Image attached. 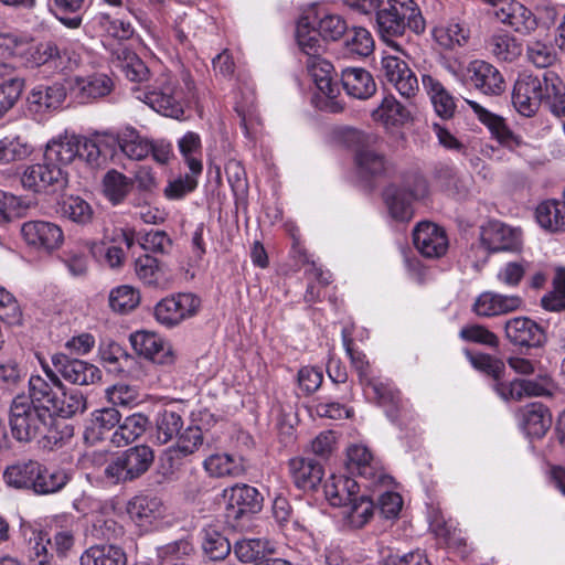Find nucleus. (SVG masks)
Masks as SVG:
<instances>
[{
    "mask_svg": "<svg viewBox=\"0 0 565 565\" xmlns=\"http://www.w3.org/2000/svg\"><path fill=\"white\" fill-rule=\"evenodd\" d=\"M63 216L77 224H87L93 220L92 206L79 196L66 198L61 206Z\"/></svg>",
    "mask_w": 565,
    "mask_h": 565,
    "instance_id": "60",
    "label": "nucleus"
},
{
    "mask_svg": "<svg viewBox=\"0 0 565 565\" xmlns=\"http://www.w3.org/2000/svg\"><path fill=\"white\" fill-rule=\"evenodd\" d=\"M306 65L308 73L312 77L317 88L328 98L337 97L339 87L331 77L333 65L322 56L307 60Z\"/></svg>",
    "mask_w": 565,
    "mask_h": 565,
    "instance_id": "40",
    "label": "nucleus"
},
{
    "mask_svg": "<svg viewBox=\"0 0 565 565\" xmlns=\"http://www.w3.org/2000/svg\"><path fill=\"white\" fill-rule=\"evenodd\" d=\"M519 296H505L487 291L481 294L473 303V311L479 317H494L512 312L521 307Z\"/></svg>",
    "mask_w": 565,
    "mask_h": 565,
    "instance_id": "24",
    "label": "nucleus"
},
{
    "mask_svg": "<svg viewBox=\"0 0 565 565\" xmlns=\"http://www.w3.org/2000/svg\"><path fill=\"white\" fill-rule=\"evenodd\" d=\"M39 469L40 463L38 461L18 462L7 468L4 479L9 486L17 489L33 490L35 478L39 476Z\"/></svg>",
    "mask_w": 565,
    "mask_h": 565,
    "instance_id": "42",
    "label": "nucleus"
},
{
    "mask_svg": "<svg viewBox=\"0 0 565 565\" xmlns=\"http://www.w3.org/2000/svg\"><path fill=\"white\" fill-rule=\"evenodd\" d=\"M131 180L117 170L108 171L103 179L105 196L114 204L124 202L131 189Z\"/></svg>",
    "mask_w": 565,
    "mask_h": 565,
    "instance_id": "48",
    "label": "nucleus"
},
{
    "mask_svg": "<svg viewBox=\"0 0 565 565\" xmlns=\"http://www.w3.org/2000/svg\"><path fill=\"white\" fill-rule=\"evenodd\" d=\"M100 360L113 371H124L132 360L131 355L117 342L104 340L98 348Z\"/></svg>",
    "mask_w": 565,
    "mask_h": 565,
    "instance_id": "55",
    "label": "nucleus"
},
{
    "mask_svg": "<svg viewBox=\"0 0 565 565\" xmlns=\"http://www.w3.org/2000/svg\"><path fill=\"white\" fill-rule=\"evenodd\" d=\"M422 84L429 96L435 113L443 119L452 118L457 109L456 98L446 89L444 84L430 74L422 76Z\"/></svg>",
    "mask_w": 565,
    "mask_h": 565,
    "instance_id": "22",
    "label": "nucleus"
},
{
    "mask_svg": "<svg viewBox=\"0 0 565 565\" xmlns=\"http://www.w3.org/2000/svg\"><path fill=\"white\" fill-rule=\"evenodd\" d=\"M202 548L210 559L222 561L230 554L231 544L220 532L209 529L204 531Z\"/></svg>",
    "mask_w": 565,
    "mask_h": 565,
    "instance_id": "59",
    "label": "nucleus"
},
{
    "mask_svg": "<svg viewBox=\"0 0 565 565\" xmlns=\"http://www.w3.org/2000/svg\"><path fill=\"white\" fill-rule=\"evenodd\" d=\"M76 158L83 159L82 138L60 136L52 139L45 149L44 159L60 167L72 163Z\"/></svg>",
    "mask_w": 565,
    "mask_h": 565,
    "instance_id": "23",
    "label": "nucleus"
},
{
    "mask_svg": "<svg viewBox=\"0 0 565 565\" xmlns=\"http://www.w3.org/2000/svg\"><path fill=\"white\" fill-rule=\"evenodd\" d=\"M492 14L503 24L521 34H530L537 28L535 15L515 0L503 1L502 9H495Z\"/></svg>",
    "mask_w": 565,
    "mask_h": 565,
    "instance_id": "21",
    "label": "nucleus"
},
{
    "mask_svg": "<svg viewBox=\"0 0 565 565\" xmlns=\"http://www.w3.org/2000/svg\"><path fill=\"white\" fill-rule=\"evenodd\" d=\"M183 427L180 414L173 411H163L156 418L154 438L160 445H166L177 437Z\"/></svg>",
    "mask_w": 565,
    "mask_h": 565,
    "instance_id": "49",
    "label": "nucleus"
},
{
    "mask_svg": "<svg viewBox=\"0 0 565 565\" xmlns=\"http://www.w3.org/2000/svg\"><path fill=\"white\" fill-rule=\"evenodd\" d=\"M140 301L139 291L128 285L114 288L109 294L110 308L119 313H126L135 309Z\"/></svg>",
    "mask_w": 565,
    "mask_h": 565,
    "instance_id": "58",
    "label": "nucleus"
},
{
    "mask_svg": "<svg viewBox=\"0 0 565 565\" xmlns=\"http://www.w3.org/2000/svg\"><path fill=\"white\" fill-rule=\"evenodd\" d=\"M376 121L386 125L404 124L411 117L409 111L393 95L385 96L381 105L372 111Z\"/></svg>",
    "mask_w": 565,
    "mask_h": 565,
    "instance_id": "45",
    "label": "nucleus"
},
{
    "mask_svg": "<svg viewBox=\"0 0 565 565\" xmlns=\"http://www.w3.org/2000/svg\"><path fill=\"white\" fill-rule=\"evenodd\" d=\"M129 518L138 526H149L163 513L162 502L157 497L137 495L127 504Z\"/></svg>",
    "mask_w": 565,
    "mask_h": 565,
    "instance_id": "30",
    "label": "nucleus"
},
{
    "mask_svg": "<svg viewBox=\"0 0 565 565\" xmlns=\"http://www.w3.org/2000/svg\"><path fill=\"white\" fill-rule=\"evenodd\" d=\"M226 499V515L238 520L246 513H255L262 509L263 497L258 490L248 484H236L223 491Z\"/></svg>",
    "mask_w": 565,
    "mask_h": 565,
    "instance_id": "17",
    "label": "nucleus"
},
{
    "mask_svg": "<svg viewBox=\"0 0 565 565\" xmlns=\"http://www.w3.org/2000/svg\"><path fill=\"white\" fill-rule=\"evenodd\" d=\"M180 152L193 174H201L202 162L194 154L200 152L201 140L198 134L189 131L178 142Z\"/></svg>",
    "mask_w": 565,
    "mask_h": 565,
    "instance_id": "63",
    "label": "nucleus"
},
{
    "mask_svg": "<svg viewBox=\"0 0 565 565\" xmlns=\"http://www.w3.org/2000/svg\"><path fill=\"white\" fill-rule=\"evenodd\" d=\"M120 419L121 415L115 407L95 411L85 430L86 440L94 444L106 439L107 435L119 426Z\"/></svg>",
    "mask_w": 565,
    "mask_h": 565,
    "instance_id": "32",
    "label": "nucleus"
},
{
    "mask_svg": "<svg viewBox=\"0 0 565 565\" xmlns=\"http://www.w3.org/2000/svg\"><path fill=\"white\" fill-rule=\"evenodd\" d=\"M344 141L354 149L355 164L362 175L380 177L387 171L390 162L379 149L377 135L350 128L344 132Z\"/></svg>",
    "mask_w": 565,
    "mask_h": 565,
    "instance_id": "3",
    "label": "nucleus"
},
{
    "mask_svg": "<svg viewBox=\"0 0 565 565\" xmlns=\"http://www.w3.org/2000/svg\"><path fill=\"white\" fill-rule=\"evenodd\" d=\"M539 224L550 232L565 231V205L562 200L541 202L535 211Z\"/></svg>",
    "mask_w": 565,
    "mask_h": 565,
    "instance_id": "41",
    "label": "nucleus"
},
{
    "mask_svg": "<svg viewBox=\"0 0 565 565\" xmlns=\"http://www.w3.org/2000/svg\"><path fill=\"white\" fill-rule=\"evenodd\" d=\"M203 468L211 478H236L244 473L241 458L227 452H214L203 461Z\"/></svg>",
    "mask_w": 565,
    "mask_h": 565,
    "instance_id": "33",
    "label": "nucleus"
},
{
    "mask_svg": "<svg viewBox=\"0 0 565 565\" xmlns=\"http://www.w3.org/2000/svg\"><path fill=\"white\" fill-rule=\"evenodd\" d=\"M478 119L488 127L492 136L505 148L514 151L518 156L531 160L534 158L536 148L515 135L507 125L503 117L498 116L473 100H466Z\"/></svg>",
    "mask_w": 565,
    "mask_h": 565,
    "instance_id": "6",
    "label": "nucleus"
},
{
    "mask_svg": "<svg viewBox=\"0 0 565 565\" xmlns=\"http://www.w3.org/2000/svg\"><path fill=\"white\" fill-rule=\"evenodd\" d=\"M289 470L294 483L302 490H315L324 475L321 463L311 458L290 459Z\"/></svg>",
    "mask_w": 565,
    "mask_h": 565,
    "instance_id": "25",
    "label": "nucleus"
},
{
    "mask_svg": "<svg viewBox=\"0 0 565 565\" xmlns=\"http://www.w3.org/2000/svg\"><path fill=\"white\" fill-rule=\"evenodd\" d=\"M543 87V72L519 74L512 92V104L516 111L525 117L535 115L542 106Z\"/></svg>",
    "mask_w": 565,
    "mask_h": 565,
    "instance_id": "8",
    "label": "nucleus"
},
{
    "mask_svg": "<svg viewBox=\"0 0 565 565\" xmlns=\"http://www.w3.org/2000/svg\"><path fill=\"white\" fill-rule=\"evenodd\" d=\"M466 355L475 369L493 377L495 381L494 385L503 383L501 379L504 374L505 365L500 359L486 353L472 354L470 351H466Z\"/></svg>",
    "mask_w": 565,
    "mask_h": 565,
    "instance_id": "62",
    "label": "nucleus"
},
{
    "mask_svg": "<svg viewBox=\"0 0 565 565\" xmlns=\"http://www.w3.org/2000/svg\"><path fill=\"white\" fill-rule=\"evenodd\" d=\"M31 152V145L18 135H8L0 139V164L24 160Z\"/></svg>",
    "mask_w": 565,
    "mask_h": 565,
    "instance_id": "46",
    "label": "nucleus"
},
{
    "mask_svg": "<svg viewBox=\"0 0 565 565\" xmlns=\"http://www.w3.org/2000/svg\"><path fill=\"white\" fill-rule=\"evenodd\" d=\"M129 341L137 354L153 363L170 366L175 362L177 355L172 345L154 332L137 331L130 334Z\"/></svg>",
    "mask_w": 565,
    "mask_h": 565,
    "instance_id": "12",
    "label": "nucleus"
},
{
    "mask_svg": "<svg viewBox=\"0 0 565 565\" xmlns=\"http://www.w3.org/2000/svg\"><path fill=\"white\" fill-rule=\"evenodd\" d=\"M139 100L157 113L179 119L183 116L182 89L179 81L170 73L160 74L145 92H137Z\"/></svg>",
    "mask_w": 565,
    "mask_h": 565,
    "instance_id": "4",
    "label": "nucleus"
},
{
    "mask_svg": "<svg viewBox=\"0 0 565 565\" xmlns=\"http://www.w3.org/2000/svg\"><path fill=\"white\" fill-rule=\"evenodd\" d=\"M93 22L100 32L119 41L128 40L135 33V29L129 21L111 18L109 13H98Z\"/></svg>",
    "mask_w": 565,
    "mask_h": 565,
    "instance_id": "47",
    "label": "nucleus"
},
{
    "mask_svg": "<svg viewBox=\"0 0 565 565\" xmlns=\"http://www.w3.org/2000/svg\"><path fill=\"white\" fill-rule=\"evenodd\" d=\"M376 29L381 38L395 50L399 45L393 40L402 36L406 28L419 34L425 31L426 23L414 0L383 1L375 15Z\"/></svg>",
    "mask_w": 565,
    "mask_h": 565,
    "instance_id": "1",
    "label": "nucleus"
},
{
    "mask_svg": "<svg viewBox=\"0 0 565 565\" xmlns=\"http://www.w3.org/2000/svg\"><path fill=\"white\" fill-rule=\"evenodd\" d=\"M89 533L95 540L110 542L121 539L125 529L113 518L100 513L94 516Z\"/></svg>",
    "mask_w": 565,
    "mask_h": 565,
    "instance_id": "54",
    "label": "nucleus"
},
{
    "mask_svg": "<svg viewBox=\"0 0 565 565\" xmlns=\"http://www.w3.org/2000/svg\"><path fill=\"white\" fill-rule=\"evenodd\" d=\"M323 488L327 500L334 507L344 508L352 500V497L359 492L358 482L344 476H331Z\"/></svg>",
    "mask_w": 565,
    "mask_h": 565,
    "instance_id": "39",
    "label": "nucleus"
},
{
    "mask_svg": "<svg viewBox=\"0 0 565 565\" xmlns=\"http://www.w3.org/2000/svg\"><path fill=\"white\" fill-rule=\"evenodd\" d=\"M297 44L300 51L307 56V60L318 58L326 51L321 34L308 18H302L296 30Z\"/></svg>",
    "mask_w": 565,
    "mask_h": 565,
    "instance_id": "36",
    "label": "nucleus"
},
{
    "mask_svg": "<svg viewBox=\"0 0 565 565\" xmlns=\"http://www.w3.org/2000/svg\"><path fill=\"white\" fill-rule=\"evenodd\" d=\"M419 195L404 188L391 185L384 198L388 213L396 222H409L414 215L413 201Z\"/></svg>",
    "mask_w": 565,
    "mask_h": 565,
    "instance_id": "27",
    "label": "nucleus"
},
{
    "mask_svg": "<svg viewBox=\"0 0 565 565\" xmlns=\"http://www.w3.org/2000/svg\"><path fill=\"white\" fill-rule=\"evenodd\" d=\"M341 83L347 94L358 99H366L376 90L373 76L362 67H347L342 70Z\"/></svg>",
    "mask_w": 565,
    "mask_h": 565,
    "instance_id": "26",
    "label": "nucleus"
},
{
    "mask_svg": "<svg viewBox=\"0 0 565 565\" xmlns=\"http://www.w3.org/2000/svg\"><path fill=\"white\" fill-rule=\"evenodd\" d=\"M21 182L24 188L35 192L56 191L66 184V174L62 167L44 159V163L29 167L24 171Z\"/></svg>",
    "mask_w": 565,
    "mask_h": 565,
    "instance_id": "13",
    "label": "nucleus"
},
{
    "mask_svg": "<svg viewBox=\"0 0 565 565\" xmlns=\"http://www.w3.org/2000/svg\"><path fill=\"white\" fill-rule=\"evenodd\" d=\"M66 97L65 89L60 85L38 86L29 95V107L34 113H44L58 108Z\"/></svg>",
    "mask_w": 565,
    "mask_h": 565,
    "instance_id": "38",
    "label": "nucleus"
},
{
    "mask_svg": "<svg viewBox=\"0 0 565 565\" xmlns=\"http://www.w3.org/2000/svg\"><path fill=\"white\" fill-rule=\"evenodd\" d=\"M46 379L40 375H32L29 380L28 402L40 411L45 412L52 419L56 416L57 397L62 393V382L58 376L50 370H45Z\"/></svg>",
    "mask_w": 565,
    "mask_h": 565,
    "instance_id": "9",
    "label": "nucleus"
},
{
    "mask_svg": "<svg viewBox=\"0 0 565 565\" xmlns=\"http://www.w3.org/2000/svg\"><path fill=\"white\" fill-rule=\"evenodd\" d=\"M201 307V299L192 292H178L160 300L154 307L157 321L173 328L194 317Z\"/></svg>",
    "mask_w": 565,
    "mask_h": 565,
    "instance_id": "7",
    "label": "nucleus"
},
{
    "mask_svg": "<svg viewBox=\"0 0 565 565\" xmlns=\"http://www.w3.org/2000/svg\"><path fill=\"white\" fill-rule=\"evenodd\" d=\"M498 395L504 399L520 401L524 397L550 395L548 388L543 384L532 380H514L507 383H497L493 385Z\"/></svg>",
    "mask_w": 565,
    "mask_h": 565,
    "instance_id": "34",
    "label": "nucleus"
},
{
    "mask_svg": "<svg viewBox=\"0 0 565 565\" xmlns=\"http://www.w3.org/2000/svg\"><path fill=\"white\" fill-rule=\"evenodd\" d=\"M85 0H53L52 12L68 29H79L83 23L82 10Z\"/></svg>",
    "mask_w": 565,
    "mask_h": 565,
    "instance_id": "43",
    "label": "nucleus"
},
{
    "mask_svg": "<svg viewBox=\"0 0 565 565\" xmlns=\"http://www.w3.org/2000/svg\"><path fill=\"white\" fill-rule=\"evenodd\" d=\"M345 465L350 473H356L369 481L367 486L382 483L386 478L371 451L362 445L348 448Z\"/></svg>",
    "mask_w": 565,
    "mask_h": 565,
    "instance_id": "20",
    "label": "nucleus"
},
{
    "mask_svg": "<svg viewBox=\"0 0 565 565\" xmlns=\"http://www.w3.org/2000/svg\"><path fill=\"white\" fill-rule=\"evenodd\" d=\"M113 63L131 82H143L149 78V68L143 61L126 47L113 52Z\"/></svg>",
    "mask_w": 565,
    "mask_h": 565,
    "instance_id": "35",
    "label": "nucleus"
},
{
    "mask_svg": "<svg viewBox=\"0 0 565 565\" xmlns=\"http://www.w3.org/2000/svg\"><path fill=\"white\" fill-rule=\"evenodd\" d=\"M55 371L65 380L76 385H90L100 381V370L86 361L72 359L58 353L52 356Z\"/></svg>",
    "mask_w": 565,
    "mask_h": 565,
    "instance_id": "14",
    "label": "nucleus"
},
{
    "mask_svg": "<svg viewBox=\"0 0 565 565\" xmlns=\"http://www.w3.org/2000/svg\"><path fill=\"white\" fill-rule=\"evenodd\" d=\"M480 241L491 253L519 252L522 248V232L500 221H489L481 226Z\"/></svg>",
    "mask_w": 565,
    "mask_h": 565,
    "instance_id": "11",
    "label": "nucleus"
},
{
    "mask_svg": "<svg viewBox=\"0 0 565 565\" xmlns=\"http://www.w3.org/2000/svg\"><path fill=\"white\" fill-rule=\"evenodd\" d=\"M77 85L83 100L104 97L114 87L111 78L105 74H94L86 78H81L77 81Z\"/></svg>",
    "mask_w": 565,
    "mask_h": 565,
    "instance_id": "53",
    "label": "nucleus"
},
{
    "mask_svg": "<svg viewBox=\"0 0 565 565\" xmlns=\"http://www.w3.org/2000/svg\"><path fill=\"white\" fill-rule=\"evenodd\" d=\"M204 434L199 426L191 425L178 435L177 444L169 449L170 457L181 459L194 454L203 445Z\"/></svg>",
    "mask_w": 565,
    "mask_h": 565,
    "instance_id": "44",
    "label": "nucleus"
},
{
    "mask_svg": "<svg viewBox=\"0 0 565 565\" xmlns=\"http://www.w3.org/2000/svg\"><path fill=\"white\" fill-rule=\"evenodd\" d=\"M520 422L523 430L531 437H543L552 425V416L546 406L532 403L520 411Z\"/></svg>",
    "mask_w": 565,
    "mask_h": 565,
    "instance_id": "29",
    "label": "nucleus"
},
{
    "mask_svg": "<svg viewBox=\"0 0 565 565\" xmlns=\"http://www.w3.org/2000/svg\"><path fill=\"white\" fill-rule=\"evenodd\" d=\"M504 331L507 339L520 348H541L547 340L545 330L526 317L509 319L504 324Z\"/></svg>",
    "mask_w": 565,
    "mask_h": 565,
    "instance_id": "16",
    "label": "nucleus"
},
{
    "mask_svg": "<svg viewBox=\"0 0 565 565\" xmlns=\"http://www.w3.org/2000/svg\"><path fill=\"white\" fill-rule=\"evenodd\" d=\"M81 565H127V554L122 547L108 543L95 544L86 548L81 557Z\"/></svg>",
    "mask_w": 565,
    "mask_h": 565,
    "instance_id": "31",
    "label": "nucleus"
},
{
    "mask_svg": "<svg viewBox=\"0 0 565 565\" xmlns=\"http://www.w3.org/2000/svg\"><path fill=\"white\" fill-rule=\"evenodd\" d=\"M467 82L484 95L497 96L505 88L500 71L492 64L476 60L467 66Z\"/></svg>",
    "mask_w": 565,
    "mask_h": 565,
    "instance_id": "18",
    "label": "nucleus"
},
{
    "mask_svg": "<svg viewBox=\"0 0 565 565\" xmlns=\"http://www.w3.org/2000/svg\"><path fill=\"white\" fill-rule=\"evenodd\" d=\"M418 252L427 258H439L448 249V238L443 227L431 222H420L413 231Z\"/></svg>",
    "mask_w": 565,
    "mask_h": 565,
    "instance_id": "19",
    "label": "nucleus"
},
{
    "mask_svg": "<svg viewBox=\"0 0 565 565\" xmlns=\"http://www.w3.org/2000/svg\"><path fill=\"white\" fill-rule=\"evenodd\" d=\"M487 47L494 57L504 62H512L522 53L521 44L509 34L492 35Z\"/></svg>",
    "mask_w": 565,
    "mask_h": 565,
    "instance_id": "50",
    "label": "nucleus"
},
{
    "mask_svg": "<svg viewBox=\"0 0 565 565\" xmlns=\"http://www.w3.org/2000/svg\"><path fill=\"white\" fill-rule=\"evenodd\" d=\"M148 425L149 419L146 415L141 413L131 414L125 417L124 420L120 419L119 426L110 435V441L116 447L126 446L139 438L146 431Z\"/></svg>",
    "mask_w": 565,
    "mask_h": 565,
    "instance_id": "37",
    "label": "nucleus"
},
{
    "mask_svg": "<svg viewBox=\"0 0 565 565\" xmlns=\"http://www.w3.org/2000/svg\"><path fill=\"white\" fill-rule=\"evenodd\" d=\"M153 461V450L147 445H137L122 451L108 462L104 475L111 483L134 481L146 473Z\"/></svg>",
    "mask_w": 565,
    "mask_h": 565,
    "instance_id": "5",
    "label": "nucleus"
},
{
    "mask_svg": "<svg viewBox=\"0 0 565 565\" xmlns=\"http://www.w3.org/2000/svg\"><path fill=\"white\" fill-rule=\"evenodd\" d=\"M543 99L542 105L545 106L555 117H565V83L559 75L552 71L543 72Z\"/></svg>",
    "mask_w": 565,
    "mask_h": 565,
    "instance_id": "28",
    "label": "nucleus"
},
{
    "mask_svg": "<svg viewBox=\"0 0 565 565\" xmlns=\"http://www.w3.org/2000/svg\"><path fill=\"white\" fill-rule=\"evenodd\" d=\"M344 508L347 509L344 513L349 523L355 529L364 526L374 511L373 502L366 495H359V492L352 497V500Z\"/></svg>",
    "mask_w": 565,
    "mask_h": 565,
    "instance_id": "51",
    "label": "nucleus"
},
{
    "mask_svg": "<svg viewBox=\"0 0 565 565\" xmlns=\"http://www.w3.org/2000/svg\"><path fill=\"white\" fill-rule=\"evenodd\" d=\"M54 419L28 402L25 395L15 396L9 408V426L12 436L19 441H31L45 436Z\"/></svg>",
    "mask_w": 565,
    "mask_h": 565,
    "instance_id": "2",
    "label": "nucleus"
},
{
    "mask_svg": "<svg viewBox=\"0 0 565 565\" xmlns=\"http://www.w3.org/2000/svg\"><path fill=\"white\" fill-rule=\"evenodd\" d=\"M86 409V397L77 388L66 390L62 385V393L57 397L56 416L71 417Z\"/></svg>",
    "mask_w": 565,
    "mask_h": 565,
    "instance_id": "56",
    "label": "nucleus"
},
{
    "mask_svg": "<svg viewBox=\"0 0 565 565\" xmlns=\"http://www.w3.org/2000/svg\"><path fill=\"white\" fill-rule=\"evenodd\" d=\"M21 235L25 243L38 249L53 252L62 245L64 235L55 223L46 221H29L22 224Z\"/></svg>",
    "mask_w": 565,
    "mask_h": 565,
    "instance_id": "15",
    "label": "nucleus"
},
{
    "mask_svg": "<svg viewBox=\"0 0 565 565\" xmlns=\"http://www.w3.org/2000/svg\"><path fill=\"white\" fill-rule=\"evenodd\" d=\"M345 34V46L350 53L359 56H369L373 52V36L366 29L356 26L347 31Z\"/></svg>",
    "mask_w": 565,
    "mask_h": 565,
    "instance_id": "61",
    "label": "nucleus"
},
{
    "mask_svg": "<svg viewBox=\"0 0 565 565\" xmlns=\"http://www.w3.org/2000/svg\"><path fill=\"white\" fill-rule=\"evenodd\" d=\"M68 482V476L63 470L50 471L40 465L39 476L35 478L33 491L40 494L60 491Z\"/></svg>",
    "mask_w": 565,
    "mask_h": 565,
    "instance_id": "57",
    "label": "nucleus"
},
{
    "mask_svg": "<svg viewBox=\"0 0 565 565\" xmlns=\"http://www.w3.org/2000/svg\"><path fill=\"white\" fill-rule=\"evenodd\" d=\"M150 140L135 131L120 138V151L132 160H142L150 154Z\"/></svg>",
    "mask_w": 565,
    "mask_h": 565,
    "instance_id": "64",
    "label": "nucleus"
},
{
    "mask_svg": "<svg viewBox=\"0 0 565 565\" xmlns=\"http://www.w3.org/2000/svg\"><path fill=\"white\" fill-rule=\"evenodd\" d=\"M380 73L382 78L405 98H413L419 92L417 76L409 68L408 64L397 56H383Z\"/></svg>",
    "mask_w": 565,
    "mask_h": 565,
    "instance_id": "10",
    "label": "nucleus"
},
{
    "mask_svg": "<svg viewBox=\"0 0 565 565\" xmlns=\"http://www.w3.org/2000/svg\"><path fill=\"white\" fill-rule=\"evenodd\" d=\"M553 289L541 298V306L546 311L565 310V267H557L552 280Z\"/></svg>",
    "mask_w": 565,
    "mask_h": 565,
    "instance_id": "52",
    "label": "nucleus"
}]
</instances>
